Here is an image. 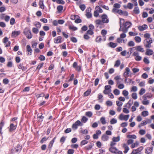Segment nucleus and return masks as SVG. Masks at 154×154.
Returning a JSON list of instances; mask_svg holds the SVG:
<instances>
[{
	"mask_svg": "<svg viewBox=\"0 0 154 154\" xmlns=\"http://www.w3.org/2000/svg\"><path fill=\"white\" fill-rule=\"evenodd\" d=\"M128 29V28L126 27H125L124 26V27L122 28L120 27L119 30V31H122L123 33H125L127 32Z\"/></svg>",
	"mask_w": 154,
	"mask_h": 154,
	"instance_id": "f3484780",
	"label": "nucleus"
},
{
	"mask_svg": "<svg viewBox=\"0 0 154 154\" xmlns=\"http://www.w3.org/2000/svg\"><path fill=\"white\" fill-rule=\"evenodd\" d=\"M24 33L28 38L30 39L32 37V35L30 30H28L26 32L25 31Z\"/></svg>",
	"mask_w": 154,
	"mask_h": 154,
	"instance_id": "20e7f679",
	"label": "nucleus"
},
{
	"mask_svg": "<svg viewBox=\"0 0 154 154\" xmlns=\"http://www.w3.org/2000/svg\"><path fill=\"white\" fill-rule=\"evenodd\" d=\"M134 43L133 41H130L128 42V45L130 47L134 46Z\"/></svg>",
	"mask_w": 154,
	"mask_h": 154,
	"instance_id": "052dcab7",
	"label": "nucleus"
},
{
	"mask_svg": "<svg viewBox=\"0 0 154 154\" xmlns=\"http://www.w3.org/2000/svg\"><path fill=\"white\" fill-rule=\"evenodd\" d=\"M38 59L41 61H44L45 59V57L43 55H40L38 57Z\"/></svg>",
	"mask_w": 154,
	"mask_h": 154,
	"instance_id": "49530a36",
	"label": "nucleus"
},
{
	"mask_svg": "<svg viewBox=\"0 0 154 154\" xmlns=\"http://www.w3.org/2000/svg\"><path fill=\"white\" fill-rule=\"evenodd\" d=\"M113 92L116 95H119L120 93L119 90L117 89H114L113 91Z\"/></svg>",
	"mask_w": 154,
	"mask_h": 154,
	"instance_id": "72a5a7b5",
	"label": "nucleus"
},
{
	"mask_svg": "<svg viewBox=\"0 0 154 154\" xmlns=\"http://www.w3.org/2000/svg\"><path fill=\"white\" fill-rule=\"evenodd\" d=\"M135 48L137 51L139 52H143L144 51L143 48L141 47V46H138L135 47Z\"/></svg>",
	"mask_w": 154,
	"mask_h": 154,
	"instance_id": "4be33fe9",
	"label": "nucleus"
},
{
	"mask_svg": "<svg viewBox=\"0 0 154 154\" xmlns=\"http://www.w3.org/2000/svg\"><path fill=\"white\" fill-rule=\"evenodd\" d=\"M43 114L41 112L40 114H38L37 116V118L38 119V122H41L43 121L44 117L43 116Z\"/></svg>",
	"mask_w": 154,
	"mask_h": 154,
	"instance_id": "0eeeda50",
	"label": "nucleus"
},
{
	"mask_svg": "<svg viewBox=\"0 0 154 154\" xmlns=\"http://www.w3.org/2000/svg\"><path fill=\"white\" fill-rule=\"evenodd\" d=\"M146 40L147 44H145V46L146 48H150L151 47V44L152 43V38H150L148 39H146Z\"/></svg>",
	"mask_w": 154,
	"mask_h": 154,
	"instance_id": "f03ea898",
	"label": "nucleus"
},
{
	"mask_svg": "<svg viewBox=\"0 0 154 154\" xmlns=\"http://www.w3.org/2000/svg\"><path fill=\"white\" fill-rule=\"evenodd\" d=\"M14 149H16V152H20L22 149V146L20 144L18 143L17 145V146L15 147Z\"/></svg>",
	"mask_w": 154,
	"mask_h": 154,
	"instance_id": "4468645a",
	"label": "nucleus"
},
{
	"mask_svg": "<svg viewBox=\"0 0 154 154\" xmlns=\"http://www.w3.org/2000/svg\"><path fill=\"white\" fill-rule=\"evenodd\" d=\"M145 91H146L145 89L143 88H142L139 91V94L140 95H142L145 93Z\"/></svg>",
	"mask_w": 154,
	"mask_h": 154,
	"instance_id": "c9c22d12",
	"label": "nucleus"
},
{
	"mask_svg": "<svg viewBox=\"0 0 154 154\" xmlns=\"http://www.w3.org/2000/svg\"><path fill=\"white\" fill-rule=\"evenodd\" d=\"M133 5L131 3H129L127 5L128 8L130 9H132L133 8Z\"/></svg>",
	"mask_w": 154,
	"mask_h": 154,
	"instance_id": "bf43d9fd",
	"label": "nucleus"
},
{
	"mask_svg": "<svg viewBox=\"0 0 154 154\" xmlns=\"http://www.w3.org/2000/svg\"><path fill=\"white\" fill-rule=\"evenodd\" d=\"M70 40L74 43H76L77 42V39L74 37H71L70 38Z\"/></svg>",
	"mask_w": 154,
	"mask_h": 154,
	"instance_id": "680f3d73",
	"label": "nucleus"
},
{
	"mask_svg": "<svg viewBox=\"0 0 154 154\" xmlns=\"http://www.w3.org/2000/svg\"><path fill=\"white\" fill-rule=\"evenodd\" d=\"M18 68L19 69H22L23 71H25L27 69V68L26 67H24L23 66V64L20 63L18 66Z\"/></svg>",
	"mask_w": 154,
	"mask_h": 154,
	"instance_id": "6ab92c4d",
	"label": "nucleus"
},
{
	"mask_svg": "<svg viewBox=\"0 0 154 154\" xmlns=\"http://www.w3.org/2000/svg\"><path fill=\"white\" fill-rule=\"evenodd\" d=\"M109 151L112 153L116 154L118 151V149L116 147H110Z\"/></svg>",
	"mask_w": 154,
	"mask_h": 154,
	"instance_id": "9b49d317",
	"label": "nucleus"
},
{
	"mask_svg": "<svg viewBox=\"0 0 154 154\" xmlns=\"http://www.w3.org/2000/svg\"><path fill=\"white\" fill-rule=\"evenodd\" d=\"M32 31L33 33L36 34L38 32V29L36 28H33L32 29Z\"/></svg>",
	"mask_w": 154,
	"mask_h": 154,
	"instance_id": "a18cd8bd",
	"label": "nucleus"
},
{
	"mask_svg": "<svg viewBox=\"0 0 154 154\" xmlns=\"http://www.w3.org/2000/svg\"><path fill=\"white\" fill-rule=\"evenodd\" d=\"M120 7V5L118 3H115L113 5V7L115 8H119Z\"/></svg>",
	"mask_w": 154,
	"mask_h": 154,
	"instance_id": "338daca9",
	"label": "nucleus"
},
{
	"mask_svg": "<svg viewBox=\"0 0 154 154\" xmlns=\"http://www.w3.org/2000/svg\"><path fill=\"white\" fill-rule=\"evenodd\" d=\"M100 121L102 124L103 125H104L106 124V123L105 118L103 117H102L100 118Z\"/></svg>",
	"mask_w": 154,
	"mask_h": 154,
	"instance_id": "ea45409f",
	"label": "nucleus"
},
{
	"mask_svg": "<svg viewBox=\"0 0 154 154\" xmlns=\"http://www.w3.org/2000/svg\"><path fill=\"white\" fill-rule=\"evenodd\" d=\"M153 146L147 147L145 149V153L147 154H152L153 151Z\"/></svg>",
	"mask_w": 154,
	"mask_h": 154,
	"instance_id": "6e6552de",
	"label": "nucleus"
},
{
	"mask_svg": "<svg viewBox=\"0 0 154 154\" xmlns=\"http://www.w3.org/2000/svg\"><path fill=\"white\" fill-rule=\"evenodd\" d=\"M120 140V137L119 136H118L117 137H114L112 138V140L114 142H118Z\"/></svg>",
	"mask_w": 154,
	"mask_h": 154,
	"instance_id": "cd10ccee",
	"label": "nucleus"
},
{
	"mask_svg": "<svg viewBox=\"0 0 154 154\" xmlns=\"http://www.w3.org/2000/svg\"><path fill=\"white\" fill-rule=\"evenodd\" d=\"M96 9H98V11L100 13H102L103 12V11L102 9L98 6H97L95 8Z\"/></svg>",
	"mask_w": 154,
	"mask_h": 154,
	"instance_id": "69168bd1",
	"label": "nucleus"
},
{
	"mask_svg": "<svg viewBox=\"0 0 154 154\" xmlns=\"http://www.w3.org/2000/svg\"><path fill=\"white\" fill-rule=\"evenodd\" d=\"M88 118L85 116H83L82 117L81 121L82 122L85 123L88 121Z\"/></svg>",
	"mask_w": 154,
	"mask_h": 154,
	"instance_id": "c756f323",
	"label": "nucleus"
},
{
	"mask_svg": "<svg viewBox=\"0 0 154 154\" xmlns=\"http://www.w3.org/2000/svg\"><path fill=\"white\" fill-rule=\"evenodd\" d=\"M74 152V150L73 149H70L68 150V154H73Z\"/></svg>",
	"mask_w": 154,
	"mask_h": 154,
	"instance_id": "774afa93",
	"label": "nucleus"
},
{
	"mask_svg": "<svg viewBox=\"0 0 154 154\" xmlns=\"http://www.w3.org/2000/svg\"><path fill=\"white\" fill-rule=\"evenodd\" d=\"M62 37L61 36H59L57 38H55L54 39V42L56 43H60L62 42L61 39Z\"/></svg>",
	"mask_w": 154,
	"mask_h": 154,
	"instance_id": "f8f14e48",
	"label": "nucleus"
},
{
	"mask_svg": "<svg viewBox=\"0 0 154 154\" xmlns=\"http://www.w3.org/2000/svg\"><path fill=\"white\" fill-rule=\"evenodd\" d=\"M94 145V144L93 143H90L88 144V146H85V148L86 149L88 150L91 149Z\"/></svg>",
	"mask_w": 154,
	"mask_h": 154,
	"instance_id": "a878e982",
	"label": "nucleus"
},
{
	"mask_svg": "<svg viewBox=\"0 0 154 154\" xmlns=\"http://www.w3.org/2000/svg\"><path fill=\"white\" fill-rule=\"evenodd\" d=\"M122 94L125 97L127 96L128 94V91L124 90L122 91Z\"/></svg>",
	"mask_w": 154,
	"mask_h": 154,
	"instance_id": "e2e57ef3",
	"label": "nucleus"
},
{
	"mask_svg": "<svg viewBox=\"0 0 154 154\" xmlns=\"http://www.w3.org/2000/svg\"><path fill=\"white\" fill-rule=\"evenodd\" d=\"M131 25V23L129 21H126L125 23H123V25L125 27H126L128 28H129Z\"/></svg>",
	"mask_w": 154,
	"mask_h": 154,
	"instance_id": "dca6fc26",
	"label": "nucleus"
},
{
	"mask_svg": "<svg viewBox=\"0 0 154 154\" xmlns=\"http://www.w3.org/2000/svg\"><path fill=\"white\" fill-rule=\"evenodd\" d=\"M85 115L89 117H91L93 115V113L91 111H88L86 112Z\"/></svg>",
	"mask_w": 154,
	"mask_h": 154,
	"instance_id": "f704fd0d",
	"label": "nucleus"
},
{
	"mask_svg": "<svg viewBox=\"0 0 154 154\" xmlns=\"http://www.w3.org/2000/svg\"><path fill=\"white\" fill-rule=\"evenodd\" d=\"M130 72V69L128 67H126L125 68V71L123 75L126 79H125V81L127 80V78L128 76V75Z\"/></svg>",
	"mask_w": 154,
	"mask_h": 154,
	"instance_id": "39448f33",
	"label": "nucleus"
},
{
	"mask_svg": "<svg viewBox=\"0 0 154 154\" xmlns=\"http://www.w3.org/2000/svg\"><path fill=\"white\" fill-rule=\"evenodd\" d=\"M133 12L136 14H138L140 13V11L137 7H135L133 10Z\"/></svg>",
	"mask_w": 154,
	"mask_h": 154,
	"instance_id": "bb28decb",
	"label": "nucleus"
},
{
	"mask_svg": "<svg viewBox=\"0 0 154 154\" xmlns=\"http://www.w3.org/2000/svg\"><path fill=\"white\" fill-rule=\"evenodd\" d=\"M95 23L97 24L102 25L103 24L102 21L100 20H97L95 21Z\"/></svg>",
	"mask_w": 154,
	"mask_h": 154,
	"instance_id": "79ce46f5",
	"label": "nucleus"
},
{
	"mask_svg": "<svg viewBox=\"0 0 154 154\" xmlns=\"http://www.w3.org/2000/svg\"><path fill=\"white\" fill-rule=\"evenodd\" d=\"M120 64V61L119 60H118L116 62L114 65L115 66L118 67Z\"/></svg>",
	"mask_w": 154,
	"mask_h": 154,
	"instance_id": "c03bdc74",
	"label": "nucleus"
},
{
	"mask_svg": "<svg viewBox=\"0 0 154 154\" xmlns=\"http://www.w3.org/2000/svg\"><path fill=\"white\" fill-rule=\"evenodd\" d=\"M88 141L86 140H82L80 143V145L81 146H82L84 145L87 144L88 143Z\"/></svg>",
	"mask_w": 154,
	"mask_h": 154,
	"instance_id": "e433bc0d",
	"label": "nucleus"
},
{
	"mask_svg": "<svg viewBox=\"0 0 154 154\" xmlns=\"http://www.w3.org/2000/svg\"><path fill=\"white\" fill-rule=\"evenodd\" d=\"M78 17H79L77 18V19L75 20V23H81L82 22V20L80 18V17L79 16H78Z\"/></svg>",
	"mask_w": 154,
	"mask_h": 154,
	"instance_id": "5fc2aeb1",
	"label": "nucleus"
},
{
	"mask_svg": "<svg viewBox=\"0 0 154 154\" xmlns=\"http://www.w3.org/2000/svg\"><path fill=\"white\" fill-rule=\"evenodd\" d=\"M15 20L14 18H12L10 21V24L11 25H14L15 23Z\"/></svg>",
	"mask_w": 154,
	"mask_h": 154,
	"instance_id": "0e129e2a",
	"label": "nucleus"
},
{
	"mask_svg": "<svg viewBox=\"0 0 154 154\" xmlns=\"http://www.w3.org/2000/svg\"><path fill=\"white\" fill-rule=\"evenodd\" d=\"M9 82V81L8 79L7 78L4 79H3V83L5 84H7Z\"/></svg>",
	"mask_w": 154,
	"mask_h": 154,
	"instance_id": "6e6d98bb",
	"label": "nucleus"
},
{
	"mask_svg": "<svg viewBox=\"0 0 154 154\" xmlns=\"http://www.w3.org/2000/svg\"><path fill=\"white\" fill-rule=\"evenodd\" d=\"M101 18L102 19V21L103 23H108L109 22V20L107 19V17L106 15L105 14H103Z\"/></svg>",
	"mask_w": 154,
	"mask_h": 154,
	"instance_id": "7ed1b4c3",
	"label": "nucleus"
},
{
	"mask_svg": "<svg viewBox=\"0 0 154 154\" xmlns=\"http://www.w3.org/2000/svg\"><path fill=\"white\" fill-rule=\"evenodd\" d=\"M20 34L19 31H13L12 33V36L13 37H16Z\"/></svg>",
	"mask_w": 154,
	"mask_h": 154,
	"instance_id": "a211bd4d",
	"label": "nucleus"
},
{
	"mask_svg": "<svg viewBox=\"0 0 154 154\" xmlns=\"http://www.w3.org/2000/svg\"><path fill=\"white\" fill-rule=\"evenodd\" d=\"M123 146L125 149V150L124 151V153L125 154L129 150V147L125 143L123 144Z\"/></svg>",
	"mask_w": 154,
	"mask_h": 154,
	"instance_id": "5701e85b",
	"label": "nucleus"
},
{
	"mask_svg": "<svg viewBox=\"0 0 154 154\" xmlns=\"http://www.w3.org/2000/svg\"><path fill=\"white\" fill-rule=\"evenodd\" d=\"M109 138V137L105 134H103L102 137V139L104 141L108 140Z\"/></svg>",
	"mask_w": 154,
	"mask_h": 154,
	"instance_id": "b1692460",
	"label": "nucleus"
},
{
	"mask_svg": "<svg viewBox=\"0 0 154 154\" xmlns=\"http://www.w3.org/2000/svg\"><path fill=\"white\" fill-rule=\"evenodd\" d=\"M107 45L111 48H115L117 46V44L116 43H113L111 42L107 44Z\"/></svg>",
	"mask_w": 154,
	"mask_h": 154,
	"instance_id": "2eb2a0df",
	"label": "nucleus"
},
{
	"mask_svg": "<svg viewBox=\"0 0 154 154\" xmlns=\"http://www.w3.org/2000/svg\"><path fill=\"white\" fill-rule=\"evenodd\" d=\"M86 15L88 18H90L92 16V14L89 12V10H88V11L87 12Z\"/></svg>",
	"mask_w": 154,
	"mask_h": 154,
	"instance_id": "a19ab883",
	"label": "nucleus"
},
{
	"mask_svg": "<svg viewBox=\"0 0 154 154\" xmlns=\"http://www.w3.org/2000/svg\"><path fill=\"white\" fill-rule=\"evenodd\" d=\"M153 51L150 49H147L146 52L145 54L147 55H151L153 54Z\"/></svg>",
	"mask_w": 154,
	"mask_h": 154,
	"instance_id": "aec40b11",
	"label": "nucleus"
},
{
	"mask_svg": "<svg viewBox=\"0 0 154 154\" xmlns=\"http://www.w3.org/2000/svg\"><path fill=\"white\" fill-rule=\"evenodd\" d=\"M79 8L82 11H83L85 9L86 7L84 4H82L79 6Z\"/></svg>",
	"mask_w": 154,
	"mask_h": 154,
	"instance_id": "de8ad7c7",
	"label": "nucleus"
},
{
	"mask_svg": "<svg viewBox=\"0 0 154 154\" xmlns=\"http://www.w3.org/2000/svg\"><path fill=\"white\" fill-rule=\"evenodd\" d=\"M16 125H14L13 123H11L10 125V126L8 128H9V131L10 132H13L16 129Z\"/></svg>",
	"mask_w": 154,
	"mask_h": 154,
	"instance_id": "1a4fd4ad",
	"label": "nucleus"
},
{
	"mask_svg": "<svg viewBox=\"0 0 154 154\" xmlns=\"http://www.w3.org/2000/svg\"><path fill=\"white\" fill-rule=\"evenodd\" d=\"M133 55L134 56L136 57L135 59L136 60L139 61L142 59V57L138 55L139 54L137 52H134Z\"/></svg>",
	"mask_w": 154,
	"mask_h": 154,
	"instance_id": "423d86ee",
	"label": "nucleus"
},
{
	"mask_svg": "<svg viewBox=\"0 0 154 154\" xmlns=\"http://www.w3.org/2000/svg\"><path fill=\"white\" fill-rule=\"evenodd\" d=\"M4 122L3 121H2L0 123V133L1 134L2 133V127L4 126Z\"/></svg>",
	"mask_w": 154,
	"mask_h": 154,
	"instance_id": "2f4dec72",
	"label": "nucleus"
},
{
	"mask_svg": "<svg viewBox=\"0 0 154 154\" xmlns=\"http://www.w3.org/2000/svg\"><path fill=\"white\" fill-rule=\"evenodd\" d=\"M54 143V142L51 141L50 142L48 146V148L49 149V150L50 151L51 150V149Z\"/></svg>",
	"mask_w": 154,
	"mask_h": 154,
	"instance_id": "09e8293b",
	"label": "nucleus"
},
{
	"mask_svg": "<svg viewBox=\"0 0 154 154\" xmlns=\"http://www.w3.org/2000/svg\"><path fill=\"white\" fill-rule=\"evenodd\" d=\"M146 133L145 130H144L141 129L139 131V134L141 135H143Z\"/></svg>",
	"mask_w": 154,
	"mask_h": 154,
	"instance_id": "13d9d810",
	"label": "nucleus"
},
{
	"mask_svg": "<svg viewBox=\"0 0 154 154\" xmlns=\"http://www.w3.org/2000/svg\"><path fill=\"white\" fill-rule=\"evenodd\" d=\"M127 137L128 138H133L134 139H136L137 137L135 135H128L127 136Z\"/></svg>",
	"mask_w": 154,
	"mask_h": 154,
	"instance_id": "58836bf2",
	"label": "nucleus"
},
{
	"mask_svg": "<svg viewBox=\"0 0 154 154\" xmlns=\"http://www.w3.org/2000/svg\"><path fill=\"white\" fill-rule=\"evenodd\" d=\"M117 122V120L114 118L111 119L110 121V123L111 124H113L116 123Z\"/></svg>",
	"mask_w": 154,
	"mask_h": 154,
	"instance_id": "37998d69",
	"label": "nucleus"
},
{
	"mask_svg": "<svg viewBox=\"0 0 154 154\" xmlns=\"http://www.w3.org/2000/svg\"><path fill=\"white\" fill-rule=\"evenodd\" d=\"M63 7L62 5H59L57 7V9L58 12L60 13L62 12V11L63 10Z\"/></svg>",
	"mask_w": 154,
	"mask_h": 154,
	"instance_id": "c85d7f7f",
	"label": "nucleus"
},
{
	"mask_svg": "<svg viewBox=\"0 0 154 154\" xmlns=\"http://www.w3.org/2000/svg\"><path fill=\"white\" fill-rule=\"evenodd\" d=\"M56 2L58 4L63 5L65 4V2L62 0H57Z\"/></svg>",
	"mask_w": 154,
	"mask_h": 154,
	"instance_id": "864d4df0",
	"label": "nucleus"
},
{
	"mask_svg": "<svg viewBox=\"0 0 154 154\" xmlns=\"http://www.w3.org/2000/svg\"><path fill=\"white\" fill-rule=\"evenodd\" d=\"M148 28L146 24H144L142 26H140L138 27V29L140 31H143L144 30Z\"/></svg>",
	"mask_w": 154,
	"mask_h": 154,
	"instance_id": "ddd939ff",
	"label": "nucleus"
},
{
	"mask_svg": "<svg viewBox=\"0 0 154 154\" xmlns=\"http://www.w3.org/2000/svg\"><path fill=\"white\" fill-rule=\"evenodd\" d=\"M102 40L101 37V36H97L96 39V41L97 42H100Z\"/></svg>",
	"mask_w": 154,
	"mask_h": 154,
	"instance_id": "3c124183",
	"label": "nucleus"
},
{
	"mask_svg": "<svg viewBox=\"0 0 154 154\" xmlns=\"http://www.w3.org/2000/svg\"><path fill=\"white\" fill-rule=\"evenodd\" d=\"M134 39L137 43H139L141 41V38L139 36H136L134 38Z\"/></svg>",
	"mask_w": 154,
	"mask_h": 154,
	"instance_id": "4c0bfd02",
	"label": "nucleus"
},
{
	"mask_svg": "<svg viewBox=\"0 0 154 154\" xmlns=\"http://www.w3.org/2000/svg\"><path fill=\"white\" fill-rule=\"evenodd\" d=\"M3 42L4 43H6L8 42L7 43L5 47H7L11 45V42L8 41V38L7 37H5L3 39Z\"/></svg>",
	"mask_w": 154,
	"mask_h": 154,
	"instance_id": "9d476101",
	"label": "nucleus"
},
{
	"mask_svg": "<svg viewBox=\"0 0 154 154\" xmlns=\"http://www.w3.org/2000/svg\"><path fill=\"white\" fill-rule=\"evenodd\" d=\"M69 29L73 30L74 31H75L77 29V27L74 26H72L71 25L69 26Z\"/></svg>",
	"mask_w": 154,
	"mask_h": 154,
	"instance_id": "8fccbe9b",
	"label": "nucleus"
},
{
	"mask_svg": "<svg viewBox=\"0 0 154 154\" xmlns=\"http://www.w3.org/2000/svg\"><path fill=\"white\" fill-rule=\"evenodd\" d=\"M91 89H88L85 92H84L83 94L84 97H87L88 96L89 94H90L91 92Z\"/></svg>",
	"mask_w": 154,
	"mask_h": 154,
	"instance_id": "412c9836",
	"label": "nucleus"
},
{
	"mask_svg": "<svg viewBox=\"0 0 154 154\" xmlns=\"http://www.w3.org/2000/svg\"><path fill=\"white\" fill-rule=\"evenodd\" d=\"M39 4L41 8L43 9H44V5L43 4V0H40L39 2Z\"/></svg>",
	"mask_w": 154,
	"mask_h": 154,
	"instance_id": "7c9ffc66",
	"label": "nucleus"
},
{
	"mask_svg": "<svg viewBox=\"0 0 154 154\" xmlns=\"http://www.w3.org/2000/svg\"><path fill=\"white\" fill-rule=\"evenodd\" d=\"M82 124L81 123V122L78 120L73 124L72 126V128L74 130H76L77 129L78 126H82Z\"/></svg>",
	"mask_w": 154,
	"mask_h": 154,
	"instance_id": "f257e3e1",
	"label": "nucleus"
},
{
	"mask_svg": "<svg viewBox=\"0 0 154 154\" xmlns=\"http://www.w3.org/2000/svg\"><path fill=\"white\" fill-rule=\"evenodd\" d=\"M35 25L37 28H40L41 26V23L39 22H35Z\"/></svg>",
	"mask_w": 154,
	"mask_h": 154,
	"instance_id": "603ef678",
	"label": "nucleus"
},
{
	"mask_svg": "<svg viewBox=\"0 0 154 154\" xmlns=\"http://www.w3.org/2000/svg\"><path fill=\"white\" fill-rule=\"evenodd\" d=\"M141 115L143 116L146 117L148 115L149 113L147 111H144L142 112Z\"/></svg>",
	"mask_w": 154,
	"mask_h": 154,
	"instance_id": "473e14b6",
	"label": "nucleus"
},
{
	"mask_svg": "<svg viewBox=\"0 0 154 154\" xmlns=\"http://www.w3.org/2000/svg\"><path fill=\"white\" fill-rule=\"evenodd\" d=\"M26 50L27 51L30 53V55H31L32 52V50L30 47V46L28 45L26 46Z\"/></svg>",
	"mask_w": 154,
	"mask_h": 154,
	"instance_id": "393cba45",
	"label": "nucleus"
},
{
	"mask_svg": "<svg viewBox=\"0 0 154 154\" xmlns=\"http://www.w3.org/2000/svg\"><path fill=\"white\" fill-rule=\"evenodd\" d=\"M131 96L132 98L134 100H136L137 98V95L136 93H133L132 94Z\"/></svg>",
	"mask_w": 154,
	"mask_h": 154,
	"instance_id": "4d7b16f0",
	"label": "nucleus"
}]
</instances>
